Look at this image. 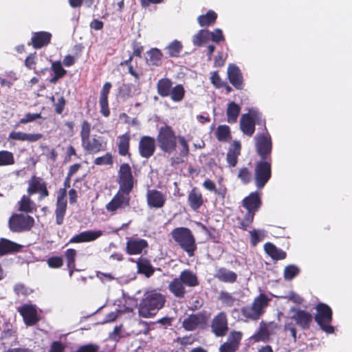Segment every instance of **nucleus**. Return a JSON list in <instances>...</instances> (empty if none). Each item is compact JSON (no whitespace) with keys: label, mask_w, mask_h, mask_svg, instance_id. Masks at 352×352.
Wrapping results in <instances>:
<instances>
[{"label":"nucleus","mask_w":352,"mask_h":352,"mask_svg":"<svg viewBox=\"0 0 352 352\" xmlns=\"http://www.w3.org/2000/svg\"><path fill=\"white\" fill-rule=\"evenodd\" d=\"M156 140L160 149L165 153H174L178 142L180 145L179 155L187 157L189 154V146L185 137L176 135L174 129L170 125L165 124L159 129Z\"/></svg>","instance_id":"f257e3e1"},{"label":"nucleus","mask_w":352,"mask_h":352,"mask_svg":"<svg viewBox=\"0 0 352 352\" xmlns=\"http://www.w3.org/2000/svg\"><path fill=\"white\" fill-rule=\"evenodd\" d=\"M166 297L156 291L144 294L138 306L139 316L144 318H153L165 305Z\"/></svg>","instance_id":"f03ea898"},{"label":"nucleus","mask_w":352,"mask_h":352,"mask_svg":"<svg viewBox=\"0 0 352 352\" xmlns=\"http://www.w3.org/2000/svg\"><path fill=\"white\" fill-rule=\"evenodd\" d=\"M91 124L84 120L81 124L80 136L84 151L87 154H96L105 151L107 149V142L102 136L94 135L91 138Z\"/></svg>","instance_id":"7ed1b4c3"},{"label":"nucleus","mask_w":352,"mask_h":352,"mask_svg":"<svg viewBox=\"0 0 352 352\" xmlns=\"http://www.w3.org/2000/svg\"><path fill=\"white\" fill-rule=\"evenodd\" d=\"M199 285L197 274L190 270H184L179 277L173 278L168 284L169 292L177 298H184L186 294L185 286L195 287Z\"/></svg>","instance_id":"20e7f679"},{"label":"nucleus","mask_w":352,"mask_h":352,"mask_svg":"<svg viewBox=\"0 0 352 352\" xmlns=\"http://www.w3.org/2000/svg\"><path fill=\"white\" fill-rule=\"evenodd\" d=\"M170 235L174 241L186 252L189 256H192L197 246L195 238L192 231L186 227H179L173 229Z\"/></svg>","instance_id":"39448f33"},{"label":"nucleus","mask_w":352,"mask_h":352,"mask_svg":"<svg viewBox=\"0 0 352 352\" xmlns=\"http://www.w3.org/2000/svg\"><path fill=\"white\" fill-rule=\"evenodd\" d=\"M270 299L265 294H260L254 298L252 305L243 307L241 315L246 319L257 320L264 314L265 309L268 306Z\"/></svg>","instance_id":"423d86ee"},{"label":"nucleus","mask_w":352,"mask_h":352,"mask_svg":"<svg viewBox=\"0 0 352 352\" xmlns=\"http://www.w3.org/2000/svg\"><path fill=\"white\" fill-rule=\"evenodd\" d=\"M118 184V191L131 194L137 184V179L133 175L132 169L129 164H120L116 179Z\"/></svg>","instance_id":"0eeeda50"},{"label":"nucleus","mask_w":352,"mask_h":352,"mask_svg":"<svg viewBox=\"0 0 352 352\" xmlns=\"http://www.w3.org/2000/svg\"><path fill=\"white\" fill-rule=\"evenodd\" d=\"M315 321L320 329L327 333H334V327L331 325L333 319V311L331 307L325 303L320 302L316 305Z\"/></svg>","instance_id":"6e6552de"},{"label":"nucleus","mask_w":352,"mask_h":352,"mask_svg":"<svg viewBox=\"0 0 352 352\" xmlns=\"http://www.w3.org/2000/svg\"><path fill=\"white\" fill-rule=\"evenodd\" d=\"M272 159L258 161L254 167V179L258 189H262L272 177Z\"/></svg>","instance_id":"1a4fd4ad"},{"label":"nucleus","mask_w":352,"mask_h":352,"mask_svg":"<svg viewBox=\"0 0 352 352\" xmlns=\"http://www.w3.org/2000/svg\"><path fill=\"white\" fill-rule=\"evenodd\" d=\"M34 219L22 213H13L8 219V228L13 232L30 231L34 226Z\"/></svg>","instance_id":"9d476101"},{"label":"nucleus","mask_w":352,"mask_h":352,"mask_svg":"<svg viewBox=\"0 0 352 352\" xmlns=\"http://www.w3.org/2000/svg\"><path fill=\"white\" fill-rule=\"evenodd\" d=\"M255 140L256 153L261 159H272V141L266 127H265V133L256 135Z\"/></svg>","instance_id":"9b49d317"},{"label":"nucleus","mask_w":352,"mask_h":352,"mask_svg":"<svg viewBox=\"0 0 352 352\" xmlns=\"http://www.w3.org/2000/svg\"><path fill=\"white\" fill-rule=\"evenodd\" d=\"M27 193L29 196L38 194V199L41 201L50 195L47 183L42 177L32 175L28 181Z\"/></svg>","instance_id":"f8f14e48"},{"label":"nucleus","mask_w":352,"mask_h":352,"mask_svg":"<svg viewBox=\"0 0 352 352\" xmlns=\"http://www.w3.org/2000/svg\"><path fill=\"white\" fill-rule=\"evenodd\" d=\"M209 318L210 314H208L206 311L192 314L183 320L182 327L188 331H192L197 329H204Z\"/></svg>","instance_id":"ddd939ff"},{"label":"nucleus","mask_w":352,"mask_h":352,"mask_svg":"<svg viewBox=\"0 0 352 352\" xmlns=\"http://www.w3.org/2000/svg\"><path fill=\"white\" fill-rule=\"evenodd\" d=\"M131 203L130 194L117 191L111 201L106 204L105 208L111 214H116L118 210L128 208Z\"/></svg>","instance_id":"4468645a"},{"label":"nucleus","mask_w":352,"mask_h":352,"mask_svg":"<svg viewBox=\"0 0 352 352\" xmlns=\"http://www.w3.org/2000/svg\"><path fill=\"white\" fill-rule=\"evenodd\" d=\"M289 311L292 314L290 318L295 321L296 325L302 329H309L313 320V316L311 313L296 307H291Z\"/></svg>","instance_id":"2eb2a0df"},{"label":"nucleus","mask_w":352,"mask_h":352,"mask_svg":"<svg viewBox=\"0 0 352 352\" xmlns=\"http://www.w3.org/2000/svg\"><path fill=\"white\" fill-rule=\"evenodd\" d=\"M156 149L155 139L149 135H143L138 143V152L142 158L148 159L152 157Z\"/></svg>","instance_id":"dca6fc26"},{"label":"nucleus","mask_w":352,"mask_h":352,"mask_svg":"<svg viewBox=\"0 0 352 352\" xmlns=\"http://www.w3.org/2000/svg\"><path fill=\"white\" fill-rule=\"evenodd\" d=\"M212 332L217 337H223L228 331V318L225 312L216 315L211 322Z\"/></svg>","instance_id":"f3484780"},{"label":"nucleus","mask_w":352,"mask_h":352,"mask_svg":"<svg viewBox=\"0 0 352 352\" xmlns=\"http://www.w3.org/2000/svg\"><path fill=\"white\" fill-rule=\"evenodd\" d=\"M262 206L261 195L255 191L250 192L242 200V206L247 210L246 213L255 216Z\"/></svg>","instance_id":"a211bd4d"},{"label":"nucleus","mask_w":352,"mask_h":352,"mask_svg":"<svg viewBox=\"0 0 352 352\" xmlns=\"http://www.w3.org/2000/svg\"><path fill=\"white\" fill-rule=\"evenodd\" d=\"M17 311L23 317L27 326L35 325L39 320L35 305L25 304L17 307Z\"/></svg>","instance_id":"6ab92c4d"},{"label":"nucleus","mask_w":352,"mask_h":352,"mask_svg":"<svg viewBox=\"0 0 352 352\" xmlns=\"http://www.w3.org/2000/svg\"><path fill=\"white\" fill-rule=\"evenodd\" d=\"M242 333L240 331H231L226 342L219 346V352H236L239 350Z\"/></svg>","instance_id":"aec40b11"},{"label":"nucleus","mask_w":352,"mask_h":352,"mask_svg":"<svg viewBox=\"0 0 352 352\" xmlns=\"http://www.w3.org/2000/svg\"><path fill=\"white\" fill-rule=\"evenodd\" d=\"M148 246V243L145 239L129 237L126 243V252L129 255L140 254Z\"/></svg>","instance_id":"412c9836"},{"label":"nucleus","mask_w":352,"mask_h":352,"mask_svg":"<svg viewBox=\"0 0 352 352\" xmlns=\"http://www.w3.org/2000/svg\"><path fill=\"white\" fill-rule=\"evenodd\" d=\"M228 78L235 89L239 90L243 89V77L239 67L234 64H230L228 67Z\"/></svg>","instance_id":"4be33fe9"},{"label":"nucleus","mask_w":352,"mask_h":352,"mask_svg":"<svg viewBox=\"0 0 352 352\" xmlns=\"http://www.w3.org/2000/svg\"><path fill=\"white\" fill-rule=\"evenodd\" d=\"M103 234L102 230H86L73 236L69 243H80L94 241Z\"/></svg>","instance_id":"5701e85b"},{"label":"nucleus","mask_w":352,"mask_h":352,"mask_svg":"<svg viewBox=\"0 0 352 352\" xmlns=\"http://www.w3.org/2000/svg\"><path fill=\"white\" fill-rule=\"evenodd\" d=\"M166 201V196L160 190L152 189L146 192V201L150 208H161Z\"/></svg>","instance_id":"b1692460"},{"label":"nucleus","mask_w":352,"mask_h":352,"mask_svg":"<svg viewBox=\"0 0 352 352\" xmlns=\"http://www.w3.org/2000/svg\"><path fill=\"white\" fill-rule=\"evenodd\" d=\"M52 36V34L49 32H36L32 34L31 41L28 44L32 45L34 49H41L50 43Z\"/></svg>","instance_id":"393cba45"},{"label":"nucleus","mask_w":352,"mask_h":352,"mask_svg":"<svg viewBox=\"0 0 352 352\" xmlns=\"http://www.w3.org/2000/svg\"><path fill=\"white\" fill-rule=\"evenodd\" d=\"M205 200L201 191L193 187L188 194V204L192 211L199 212L204 206Z\"/></svg>","instance_id":"a878e982"},{"label":"nucleus","mask_w":352,"mask_h":352,"mask_svg":"<svg viewBox=\"0 0 352 352\" xmlns=\"http://www.w3.org/2000/svg\"><path fill=\"white\" fill-rule=\"evenodd\" d=\"M131 145V134L129 131L119 135L118 137L117 147L119 155L127 157L129 159L131 157L130 152Z\"/></svg>","instance_id":"bb28decb"},{"label":"nucleus","mask_w":352,"mask_h":352,"mask_svg":"<svg viewBox=\"0 0 352 352\" xmlns=\"http://www.w3.org/2000/svg\"><path fill=\"white\" fill-rule=\"evenodd\" d=\"M112 85L109 82H105L100 91L99 98V104L100 107V113L106 118L110 116V110L109 108L108 95L110 92Z\"/></svg>","instance_id":"cd10ccee"},{"label":"nucleus","mask_w":352,"mask_h":352,"mask_svg":"<svg viewBox=\"0 0 352 352\" xmlns=\"http://www.w3.org/2000/svg\"><path fill=\"white\" fill-rule=\"evenodd\" d=\"M241 144L239 141L234 140L230 145L227 155L226 161L229 167H235L238 163V157L241 155Z\"/></svg>","instance_id":"c85d7f7f"},{"label":"nucleus","mask_w":352,"mask_h":352,"mask_svg":"<svg viewBox=\"0 0 352 352\" xmlns=\"http://www.w3.org/2000/svg\"><path fill=\"white\" fill-rule=\"evenodd\" d=\"M42 133H26L22 131H11L8 135V139L18 141H27L28 142H35L43 138Z\"/></svg>","instance_id":"c756f323"},{"label":"nucleus","mask_w":352,"mask_h":352,"mask_svg":"<svg viewBox=\"0 0 352 352\" xmlns=\"http://www.w3.org/2000/svg\"><path fill=\"white\" fill-rule=\"evenodd\" d=\"M256 122L250 113L243 114L240 119V129L246 135L252 136L255 131Z\"/></svg>","instance_id":"7c9ffc66"},{"label":"nucleus","mask_w":352,"mask_h":352,"mask_svg":"<svg viewBox=\"0 0 352 352\" xmlns=\"http://www.w3.org/2000/svg\"><path fill=\"white\" fill-rule=\"evenodd\" d=\"M214 276L221 282L228 283H235L238 278L236 273L226 267H219L217 269Z\"/></svg>","instance_id":"2f4dec72"},{"label":"nucleus","mask_w":352,"mask_h":352,"mask_svg":"<svg viewBox=\"0 0 352 352\" xmlns=\"http://www.w3.org/2000/svg\"><path fill=\"white\" fill-rule=\"evenodd\" d=\"M263 248L265 253L274 261L283 260L287 256V253L285 251L278 248L272 243H265Z\"/></svg>","instance_id":"473e14b6"},{"label":"nucleus","mask_w":352,"mask_h":352,"mask_svg":"<svg viewBox=\"0 0 352 352\" xmlns=\"http://www.w3.org/2000/svg\"><path fill=\"white\" fill-rule=\"evenodd\" d=\"M21 248L22 245L7 239L1 238L0 239V256L18 252Z\"/></svg>","instance_id":"72a5a7b5"},{"label":"nucleus","mask_w":352,"mask_h":352,"mask_svg":"<svg viewBox=\"0 0 352 352\" xmlns=\"http://www.w3.org/2000/svg\"><path fill=\"white\" fill-rule=\"evenodd\" d=\"M146 63L149 66L159 67L162 64L163 54L157 48H151L146 52Z\"/></svg>","instance_id":"f704fd0d"},{"label":"nucleus","mask_w":352,"mask_h":352,"mask_svg":"<svg viewBox=\"0 0 352 352\" xmlns=\"http://www.w3.org/2000/svg\"><path fill=\"white\" fill-rule=\"evenodd\" d=\"M172 87L173 82L168 78L160 79L156 85L157 94L163 98L169 96Z\"/></svg>","instance_id":"c9c22d12"},{"label":"nucleus","mask_w":352,"mask_h":352,"mask_svg":"<svg viewBox=\"0 0 352 352\" xmlns=\"http://www.w3.org/2000/svg\"><path fill=\"white\" fill-rule=\"evenodd\" d=\"M18 210L21 212L32 213L34 210L35 204L31 199L30 196L24 195L21 197V199L17 203Z\"/></svg>","instance_id":"e433bc0d"},{"label":"nucleus","mask_w":352,"mask_h":352,"mask_svg":"<svg viewBox=\"0 0 352 352\" xmlns=\"http://www.w3.org/2000/svg\"><path fill=\"white\" fill-rule=\"evenodd\" d=\"M138 272L145 275L147 278L151 277L155 272L154 267L149 260L140 257L137 261Z\"/></svg>","instance_id":"4c0bfd02"},{"label":"nucleus","mask_w":352,"mask_h":352,"mask_svg":"<svg viewBox=\"0 0 352 352\" xmlns=\"http://www.w3.org/2000/svg\"><path fill=\"white\" fill-rule=\"evenodd\" d=\"M217 19V14L209 10L206 14L198 16L197 22L201 27H208L214 25Z\"/></svg>","instance_id":"58836bf2"},{"label":"nucleus","mask_w":352,"mask_h":352,"mask_svg":"<svg viewBox=\"0 0 352 352\" xmlns=\"http://www.w3.org/2000/svg\"><path fill=\"white\" fill-rule=\"evenodd\" d=\"M241 112L240 106L234 102H230L228 103L226 115L227 121L230 124L235 123Z\"/></svg>","instance_id":"ea45409f"},{"label":"nucleus","mask_w":352,"mask_h":352,"mask_svg":"<svg viewBox=\"0 0 352 352\" xmlns=\"http://www.w3.org/2000/svg\"><path fill=\"white\" fill-rule=\"evenodd\" d=\"M77 252L75 249L69 248L64 252V256L67 262V267L69 271L70 276H72L74 271L76 270V258Z\"/></svg>","instance_id":"a19ab883"},{"label":"nucleus","mask_w":352,"mask_h":352,"mask_svg":"<svg viewBox=\"0 0 352 352\" xmlns=\"http://www.w3.org/2000/svg\"><path fill=\"white\" fill-rule=\"evenodd\" d=\"M67 210V204L56 203L55 204V221L57 226H62L64 223Z\"/></svg>","instance_id":"79ce46f5"},{"label":"nucleus","mask_w":352,"mask_h":352,"mask_svg":"<svg viewBox=\"0 0 352 352\" xmlns=\"http://www.w3.org/2000/svg\"><path fill=\"white\" fill-rule=\"evenodd\" d=\"M215 136L219 142H228L232 138L230 126L225 124L218 126L215 131Z\"/></svg>","instance_id":"37998d69"},{"label":"nucleus","mask_w":352,"mask_h":352,"mask_svg":"<svg viewBox=\"0 0 352 352\" xmlns=\"http://www.w3.org/2000/svg\"><path fill=\"white\" fill-rule=\"evenodd\" d=\"M210 31L208 30H200L192 38L194 45L200 47L210 41Z\"/></svg>","instance_id":"c03bdc74"},{"label":"nucleus","mask_w":352,"mask_h":352,"mask_svg":"<svg viewBox=\"0 0 352 352\" xmlns=\"http://www.w3.org/2000/svg\"><path fill=\"white\" fill-rule=\"evenodd\" d=\"M183 46L180 41L175 40L165 47L170 57H179Z\"/></svg>","instance_id":"a18cd8bd"},{"label":"nucleus","mask_w":352,"mask_h":352,"mask_svg":"<svg viewBox=\"0 0 352 352\" xmlns=\"http://www.w3.org/2000/svg\"><path fill=\"white\" fill-rule=\"evenodd\" d=\"M170 98L173 101L178 102H181L185 96V89L184 86L181 84H177L175 87H172L170 91Z\"/></svg>","instance_id":"49530a36"},{"label":"nucleus","mask_w":352,"mask_h":352,"mask_svg":"<svg viewBox=\"0 0 352 352\" xmlns=\"http://www.w3.org/2000/svg\"><path fill=\"white\" fill-rule=\"evenodd\" d=\"M15 162L14 155L8 151H0V166H6L14 164Z\"/></svg>","instance_id":"de8ad7c7"},{"label":"nucleus","mask_w":352,"mask_h":352,"mask_svg":"<svg viewBox=\"0 0 352 352\" xmlns=\"http://www.w3.org/2000/svg\"><path fill=\"white\" fill-rule=\"evenodd\" d=\"M94 164L97 166L109 165L111 166L113 164V155L110 152H107L104 155L96 157L94 160Z\"/></svg>","instance_id":"09e8293b"},{"label":"nucleus","mask_w":352,"mask_h":352,"mask_svg":"<svg viewBox=\"0 0 352 352\" xmlns=\"http://www.w3.org/2000/svg\"><path fill=\"white\" fill-rule=\"evenodd\" d=\"M300 273V269L294 265H289L284 269V278L291 280Z\"/></svg>","instance_id":"8fccbe9b"},{"label":"nucleus","mask_w":352,"mask_h":352,"mask_svg":"<svg viewBox=\"0 0 352 352\" xmlns=\"http://www.w3.org/2000/svg\"><path fill=\"white\" fill-rule=\"evenodd\" d=\"M50 100L54 106L55 112L57 114H61L64 111L65 107L66 105V100L65 97L61 95L58 98L57 101H56L54 96H52Z\"/></svg>","instance_id":"3c124183"},{"label":"nucleus","mask_w":352,"mask_h":352,"mask_svg":"<svg viewBox=\"0 0 352 352\" xmlns=\"http://www.w3.org/2000/svg\"><path fill=\"white\" fill-rule=\"evenodd\" d=\"M237 177L243 184H248L252 180V173L247 167L241 168Z\"/></svg>","instance_id":"603ef678"},{"label":"nucleus","mask_w":352,"mask_h":352,"mask_svg":"<svg viewBox=\"0 0 352 352\" xmlns=\"http://www.w3.org/2000/svg\"><path fill=\"white\" fill-rule=\"evenodd\" d=\"M254 215L252 214L246 213L244 215L243 219L240 221L238 225V228L242 230H247L250 228L254 221Z\"/></svg>","instance_id":"864d4df0"},{"label":"nucleus","mask_w":352,"mask_h":352,"mask_svg":"<svg viewBox=\"0 0 352 352\" xmlns=\"http://www.w3.org/2000/svg\"><path fill=\"white\" fill-rule=\"evenodd\" d=\"M36 62H37V54H36V52H34L33 53L30 54L26 57V58L25 59V61H24V65L28 69H32V70H34L35 72H36Z\"/></svg>","instance_id":"5fc2aeb1"},{"label":"nucleus","mask_w":352,"mask_h":352,"mask_svg":"<svg viewBox=\"0 0 352 352\" xmlns=\"http://www.w3.org/2000/svg\"><path fill=\"white\" fill-rule=\"evenodd\" d=\"M14 292L17 296H27L32 292V290L23 283H17L14 287Z\"/></svg>","instance_id":"6e6d98bb"},{"label":"nucleus","mask_w":352,"mask_h":352,"mask_svg":"<svg viewBox=\"0 0 352 352\" xmlns=\"http://www.w3.org/2000/svg\"><path fill=\"white\" fill-rule=\"evenodd\" d=\"M41 113H26L23 118H21L19 121L18 122L16 126H19L21 124H26L28 122H33L37 119L41 118Z\"/></svg>","instance_id":"4d7b16f0"},{"label":"nucleus","mask_w":352,"mask_h":352,"mask_svg":"<svg viewBox=\"0 0 352 352\" xmlns=\"http://www.w3.org/2000/svg\"><path fill=\"white\" fill-rule=\"evenodd\" d=\"M69 6L73 8H80L84 4L87 8H91L95 0H68Z\"/></svg>","instance_id":"13d9d810"},{"label":"nucleus","mask_w":352,"mask_h":352,"mask_svg":"<svg viewBox=\"0 0 352 352\" xmlns=\"http://www.w3.org/2000/svg\"><path fill=\"white\" fill-rule=\"evenodd\" d=\"M249 234L250 236V244L252 247H255L264 237V235L261 236L260 231L256 229L250 231Z\"/></svg>","instance_id":"bf43d9fd"},{"label":"nucleus","mask_w":352,"mask_h":352,"mask_svg":"<svg viewBox=\"0 0 352 352\" xmlns=\"http://www.w3.org/2000/svg\"><path fill=\"white\" fill-rule=\"evenodd\" d=\"M51 68L55 75L60 77L63 78L67 74V71L63 67L60 61L53 62Z\"/></svg>","instance_id":"052dcab7"},{"label":"nucleus","mask_w":352,"mask_h":352,"mask_svg":"<svg viewBox=\"0 0 352 352\" xmlns=\"http://www.w3.org/2000/svg\"><path fill=\"white\" fill-rule=\"evenodd\" d=\"M210 40L219 43L225 40L223 32L221 29L217 28L213 32H210Z\"/></svg>","instance_id":"680f3d73"},{"label":"nucleus","mask_w":352,"mask_h":352,"mask_svg":"<svg viewBox=\"0 0 352 352\" xmlns=\"http://www.w3.org/2000/svg\"><path fill=\"white\" fill-rule=\"evenodd\" d=\"M47 265L51 268H60L63 265V261L60 256H52L47 261Z\"/></svg>","instance_id":"e2e57ef3"},{"label":"nucleus","mask_w":352,"mask_h":352,"mask_svg":"<svg viewBox=\"0 0 352 352\" xmlns=\"http://www.w3.org/2000/svg\"><path fill=\"white\" fill-rule=\"evenodd\" d=\"M219 300H221V302L223 303L231 306L234 304L235 298L231 294L228 293V292L221 291L219 294Z\"/></svg>","instance_id":"0e129e2a"},{"label":"nucleus","mask_w":352,"mask_h":352,"mask_svg":"<svg viewBox=\"0 0 352 352\" xmlns=\"http://www.w3.org/2000/svg\"><path fill=\"white\" fill-rule=\"evenodd\" d=\"M131 47L133 49V53L131 55H133V57L137 56L141 58L142 54L144 51V47L142 45L141 43L133 41L131 43Z\"/></svg>","instance_id":"69168bd1"},{"label":"nucleus","mask_w":352,"mask_h":352,"mask_svg":"<svg viewBox=\"0 0 352 352\" xmlns=\"http://www.w3.org/2000/svg\"><path fill=\"white\" fill-rule=\"evenodd\" d=\"M210 81L211 83L216 87V88H223V83L224 81H223L219 75V73L217 71L213 72L211 74L210 76Z\"/></svg>","instance_id":"338daca9"},{"label":"nucleus","mask_w":352,"mask_h":352,"mask_svg":"<svg viewBox=\"0 0 352 352\" xmlns=\"http://www.w3.org/2000/svg\"><path fill=\"white\" fill-rule=\"evenodd\" d=\"M99 346L97 344H88L80 346L75 352H98Z\"/></svg>","instance_id":"774afa93"}]
</instances>
